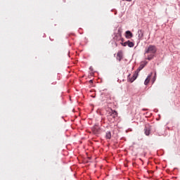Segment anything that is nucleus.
I'll use <instances>...</instances> for the list:
<instances>
[{
    "instance_id": "obj_17",
    "label": "nucleus",
    "mask_w": 180,
    "mask_h": 180,
    "mask_svg": "<svg viewBox=\"0 0 180 180\" xmlns=\"http://www.w3.org/2000/svg\"><path fill=\"white\" fill-rule=\"evenodd\" d=\"M89 82H92V80H90Z\"/></svg>"
},
{
    "instance_id": "obj_15",
    "label": "nucleus",
    "mask_w": 180,
    "mask_h": 180,
    "mask_svg": "<svg viewBox=\"0 0 180 180\" xmlns=\"http://www.w3.org/2000/svg\"><path fill=\"white\" fill-rule=\"evenodd\" d=\"M121 44H122L124 46V47H126V46H127V41H126L124 43H121Z\"/></svg>"
},
{
    "instance_id": "obj_2",
    "label": "nucleus",
    "mask_w": 180,
    "mask_h": 180,
    "mask_svg": "<svg viewBox=\"0 0 180 180\" xmlns=\"http://www.w3.org/2000/svg\"><path fill=\"white\" fill-rule=\"evenodd\" d=\"M146 65H147V62L146 61L142 62L140 66L138 68L136 72H140V71H141V70H143V68H144Z\"/></svg>"
},
{
    "instance_id": "obj_12",
    "label": "nucleus",
    "mask_w": 180,
    "mask_h": 180,
    "mask_svg": "<svg viewBox=\"0 0 180 180\" xmlns=\"http://www.w3.org/2000/svg\"><path fill=\"white\" fill-rule=\"evenodd\" d=\"M117 60H118L119 61H122V54L121 53H117Z\"/></svg>"
},
{
    "instance_id": "obj_11",
    "label": "nucleus",
    "mask_w": 180,
    "mask_h": 180,
    "mask_svg": "<svg viewBox=\"0 0 180 180\" xmlns=\"http://www.w3.org/2000/svg\"><path fill=\"white\" fill-rule=\"evenodd\" d=\"M114 40H116V41H119V40H122V36L119 35V36H115L114 37Z\"/></svg>"
},
{
    "instance_id": "obj_4",
    "label": "nucleus",
    "mask_w": 180,
    "mask_h": 180,
    "mask_svg": "<svg viewBox=\"0 0 180 180\" xmlns=\"http://www.w3.org/2000/svg\"><path fill=\"white\" fill-rule=\"evenodd\" d=\"M109 115L111 116V117H117V112H116V110H111Z\"/></svg>"
},
{
    "instance_id": "obj_7",
    "label": "nucleus",
    "mask_w": 180,
    "mask_h": 180,
    "mask_svg": "<svg viewBox=\"0 0 180 180\" xmlns=\"http://www.w3.org/2000/svg\"><path fill=\"white\" fill-rule=\"evenodd\" d=\"M105 137L108 140H110V139L112 138V133L110 132V131L106 132Z\"/></svg>"
},
{
    "instance_id": "obj_5",
    "label": "nucleus",
    "mask_w": 180,
    "mask_h": 180,
    "mask_svg": "<svg viewBox=\"0 0 180 180\" xmlns=\"http://www.w3.org/2000/svg\"><path fill=\"white\" fill-rule=\"evenodd\" d=\"M126 37L127 39H131V37H133V33H131V32L130 31H127L126 32Z\"/></svg>"
},
{
    "instance_id": "obj_6",
    "label": "nucleus",
    "mask_w": 180,
    "mask_h": 180,
    "mask_svg": "<svg viewBox=\"0 0 180 180\" xmlns=\"http://www.w3.org/2000/svg\"><path fill=\"white\" fill-rule=\"evenodd\" d=\"M143 36H144V34H143V31L141 30H138V37L140 39H143Z\"/></svg>"
},
{
    "instance_id": "obj_9",
    "label": "nucleus",
    "mask_w": 180,
    "mask_h": 180,
    "mask_svg": "<svg viewBox=\"0 0 180 180\" xmlns=\"http://www.w3.org/2000/svg\"><path fill=\"white\" fill-rule=\"evenodd\" d=\"M150 75L148 76V77L146 79L145 82H144V84L145 85H148V83L150 82Z\"/></svg>"
},
{
    "instance_id": "obj_16",
    "label": "nucleus",
    "mask_w": 180,
    "mask_h": 180,
    "mask_svg": "<svg viewBox=\"0 0 180 180\" xmlns=\"http://www.w3.org/2000/svg\"><path fill=\"white\" fill-rule=\"evenodd\" d=\"M90 70H92V67H90Z\"/></svg>"
},
{
    "instance_id": "obj_10",
    "label": "nucleus",
    "mask_w": 180,
    "mask_h": 180,
    "mask_svg": "<svg viewBox=\"0 0 180 180\" xmlns=\"http://www.w3.org/2000/svg\"><path fill=\"white\" fill-rule=\"evenodd\" d=\"M127 46L129 47H134V43H133L130 41H127Z\"/></svg>"
},
{
    "instance_id": "obj_14",
    "label": "nucleus",
    "mask_w": 180,
    "mask_h": 180,
    "mask_svg": "<svg viewBox=\"0 0 180 180\" xmlns=\"http://www.w3.org/2000/svg\"><path fill=\"white\" fill-rule=\"evenodd\" d=\"M155 79H157V73H155V75L153 77V82H155Z\"/></svg>"
},
{
    "instance_id": "obj_13",
    "label": "nucleus",
    "mask_w": 180,
    "mask_h": 180,
    "mask_svg": "<svg viewBox=\"0 0 180 180\" xmlns=\"http://www.w3.org/2000/svg\"><path fill=\"white\" fill-rule=\"evenodd\" d=\"M153 58H154V55L151 54L148 56L147 60H148L149 61H151V60H153Z\"/></svg>"
},
{
    "instance_id": "obj_8",
    "label": "nucleus",
    "mask_w": 180,
    "mask_h": 180,
    "mask_svg": "<svg viewBox=\"0 0 180 180\" xmlns=\"http://www.w3.org/2000/svg\"><path fill=\"white\" fill-rule=\"evenodd\" d=\"M144 130L146 136H150V128L146 127Z\"/></svg>"
},
{
    "instance_id": "obj_1",
    "label": "nucleus",
    "mask_w": 180,
    "mask_h": 180,
    "mask_svg": "<svg viewBox=\"0 0 180 180\" xmlns=\"http://www.w3.org/2000/svg\"><path fill=\"white\" fill-rule=\"evenodd\" d=\"M157 47L155 45H149L148 48L145 49V54H155Z\"/></svg>"
},
{
    "instance_id": "obj_3",
    "label": "nucleus",
    "mask_w": 180,
    "mask_h": 180,
    "mask_svg": "<svg viewBox=\"0 0 180 180\" xmlns=\"http://www.w3.org/2000/svg\"><path fill=\"white\" fill-rule=\"evenodd\" d=\"M137 77H139V72L136 71L133 75L132 77L129 79L130 82H134V81L137 79Z\"/></svg>"
}]
</instances>
